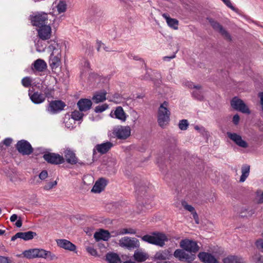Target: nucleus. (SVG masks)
I'll return each instance as SVG.
<instances>
[{
    "label": "nucleus",
    "mask_w": 263,
    "mask_h": 263,
    "mask_svg": "<svg viewBox=\"0 0 263 263\" xmlns=\"http://www.w3.org/2000/svg\"><path fill=\"white\" fill-rule=\"evenodd\" d=\"M242 258L237 256H229L223 259V263H241Z\"/></svg>",
    "instance_id": "c9c22d12"
},
{
    "label": "nucleus",
    "mask_w": 263,
    "mask_h": 263,
    "mask_svg": "<svg viewBox=\"0 0 263 263\" xmlns=\"http://www.w3.org/2000/svg\"><path fill=\"white\" fill-rule=\"evenodd\" d=\"M257 200L258 203H263V192L260 193L259 192H257Z\"/></svg>",
    "instance_id": "603ef678"
},
{
    "label": "nucleus",
    "mask_w": 263,
    "mask_h": 263,
    "mask_svg": "<svg viewBox=\"0 0 263 263\" xmlns=\"http://www.w3.org/2000/svg\"><path fill=\"white\" fill-rule=\"evenodd\" d=\"M90 14L93 16H96L97 17L101 16L102 15V12L100 10L97 8L92 7L90 10Z\"/></svg>",
    "instance_id": "c03bdc74"
},
{
    "label": "nucleus",
    "mask_w": 263,
    "mask_h": 263,
    "mask_svg": "<svg viewBox=\"0 0 263 263\" xmlns=\"http://www.w3.org/2000/svg\"><path fill=\"white\" fill-rule=\"evenodd\" d=\"M198 256L200 260L204 263H218L215 257L210 253L204 252H200Z\"/></svg>",
    "instance_id": "6ab92c4d"
},
{
    "label": "nucleus",
    "mask_w": 263,
    "mask_h": 263,
    "mask_svg": "<svg viewBox=\"0 0 263 263\" xmlns=\"http://www.w3.org/2000/svg\"><path fill=\"white\" fill-rule=\"evenodd\" d=\"M113 144L109 141L97 144L95 146L94 150L97 151L101 154L106 153L112 147Z\"/></svg>",
    "instance_id": "5701e85b"
},
{
    "label": "nucleus",
    "mask_w": 263,
    "mask_h": 263,
    "mask_svg": "<svg viewBox=\"0 0 263 263\" xmlns=\"http://www.w3.org/2000/svg\"><path fill=\"white\" fill-rule=\"evenodd\" d=\"M97 50L98 51H100L101 48H103V46H104V44L102 43L100 41H97Z\"/></svg>",
    "instance_id": "bf43d9fd"
},
{
    "label": "nucleus",
    "mask_w": 263,
    "mask_h": 263,
    "mask_svg": "<svg viewBox=\"0 0 263 263\" xmlns=\"http://www.w3.org/2000/svg\"><path fill=\"white\" fill-rule=\"evenodd\" d=\"M209 22L210 23L213 28L216 31L220 33L224 38L228 40H231L230 34L225 30V29L218 22L211 18H208Z\"/></svg>",
    "instance_id": "ddd939ff"
},
{
    "label": "nucleus",
    "mask_w": 263,
    "mask_h": 263,
    "mask_svg": "<svg viewBox=\"0 0 263 263\" xmlns=\"http://www.w3.org/2000/svg\"><path fill=\"white\" fill-rule=\"evenodd\" d=\"M57 8L59 13H61L66 10L67 5L65 2L60 1L57 6Z\"/></svg>",
    "instance_id": "79ce46f5"
},
{
    "label": "nucleus",
    "mask_w": 263,
    "mask_h": 263,
    "mask_svg": "<svg viewBox=\"0 0 263 263\" xmlns=\"http://www.w3.org/2000/svg\"><path fill=\"white\" fill-rule=\"evenodd\" d=\"M231 105L234 109L240 111L242 113L248 115L251 113L248 106L242 100L237 97H234L233 98L231 102Z\"/></svg>",
    "instance_id": "0eeeda50"
},
{
    "label": "nucleus",
    "mask_w": 263,
    "mask_h": 263,
    "mask_svg": "<svg viewBox=\"0 0 263 263\" xmlns=\"http://www.w3.org/2000/svg\"><path fill=\"white\" fill-rule=\"evenodd\" d=\"M34 68L38 71L42 72L47 68L46 62L42 59H39L35 60L33 64Z\"/></svg>",
    "instance_id": "c85d7f7f"
},
{
    "label": "nucleus",
    "mask_w": 263,
    "mask_h": 263,
    "mask_svg": "<svg viewBox=\"0 0 263 263\" xmlns=\"http://www.w3.org/2000/svg\"><path fill=\"white\" fill-rule=\"evenodd\" d=\"M12 142V139L10 138H7L4 139L3 142V145H5L6 146H9L10 145Z\"/></svg>",
    "instance_id": "5fc2aeb1"
},
{
    "label": "nucleus",
    "mask_w": 263,
    "mask_h": 263,
    "mask_svg": "<svg viewBox=\"0 0 263 263\" xmlns=\"http://www.w3.org/2000/svg\"><path fill=\"white\" fill-rule=\"evenodd\" d=\"M87 251L92 256H97L98 253L96 249L93 247H88L86 248Z\"/></svg>",
    "instance_id": "3c124183"
},
{
    "label": "nucleus",
    "mask_w": 263,
    "mask_h": 263,
    "mask_svg": "<svg viewBox=\"0 0 263 263\" xmlns=\"http://www.w3.org/2000/svg\"><path fill=\"white\" fill-rule=\"evenodd\" d=\"M17 218V216L16 214H13L10 219L11 222H14Z\"/></svg>",
    "instance_id": "e2e57ef3"
},
{
    "label": "nucleus",
    "mask_w": 263,
    "mask_h": 263,
    "mask_svg": "<svg viewBox=\"0 0 263 263\" xmlns=\"http://www.w3.org/2000/svg\"><path fill=\"white\" fill-rule=\"evenodd\" d=\"M93 237L97 241L101 240L108 241L111 237V235L107 230L100 229L99 231L95 232Z\"/></svg>",
    "instance_id": "aec40b11"
},
{
    "label": "nucleus",
    "mask_w": 263,
    "mask_h": 263,
    "mask_svg": "<svg viewBox=\"0 0 263 263\" xmlns=\"http://www.w3.org/2000/svg\"><path fill=\"white\" fill-rule=\"evenodd\" d=\"M136 231L135 230L129 228V229H122L120 230L118 232H112V233H114L115 234L112 235V236H116L119 235H124L126 234H136Z\"/></svg>",
    "instance_id": "e433bc0d"
},
{
    "label": "nucleus",
    "mask_w": 263,
    "mask_h": 263,
    "mask_svg": "<svg viewBox=\"0 0 263 263\" xmlns=\"http://www.w3.org/2000/svg\"><path fill=\"white\" fill-rule=\"evenodd\" d=\"M65 106V103L62 101H53L49 103L47 111L51 114H55L62 110Z\"/></svg>",
    "instance_id": "2eb2a0df"
},
{
    "label": "nucleus",
    "mask_w": 263,
    "mask_h": 263,
    "mask_svg": "<svg viewBox=\"0 0 263 263\" xmlns=\"http://www.w3.org/2000/svg\"><path fill=\"white\" fill-rule=\"evenodd\" d=\"M130 134L131 129L129 126L118 125L112 130V134L118 139H126L130 136Z\"/></svg>",
    "instance_id": "39448f33"
},
{
    "label": "nucleus",
    "mask_w": 263,
    "mask_h": 263,
    "mask_svg": "<svg viewBox=\"0 0 263 263\" xmlns=\"http://www.w3.org/2000/svg\"><path fill=\"white\" fill-rule=\"evenodd\" d=\"M183 85L184 86L190 88H194V86H196L195 85H194L192 82L190 81H185L183 83Z\"/></svg>",
    "instance_id": "6e6d98bb"
},
{
    "label": "nucleus",
    "mask_w": 263,
    "mask_h": 263,
    "mask_svg": "<svg viewBox=\"0 0 263 263\" xmlns=\"http://www.w3.org/2000/svg\"><path fill=\"white\" fill-rule=\"evenodd\" d=\"M45 40H42L39 39L35 42L36 50L39 52H44L46 48V44L44 42Z\"/></svg>",
    "instance_id": "4c0bfd02"
},
{
    "label": "nucleus",
    "mask_w": 263,
    "mask_h": 263,
    "mask_svg": "<svg viewBox=\"0 0 263 263\" xmlns=\"http://www.w3.org/2000/svg\"><path fill=\"white\" fill-rule=\"evenodd\" d=\"M48 20V13L44 12H37L30 16L32 25L37 27L47 25Z\"/></svg>",
    "instance_id": "20e7f679"
},
{
    "label": "nucleus",
    "mask_w": 263,
    "mask_h": 263,
    "mask_svg": "<svg viewBox=\"0 0 263 263\" xmlns=\"http://www.w3.org/2000/svg\"><path fill=\"white\" fill-rule=\"evenodd\" d=\"M194 90L192 92V96L197 100H202L203 99V92L201 87L199 85L194 86Z\"/></svg>",
    "instance_id": "473e14b6"
},
{
    "label": "nucleus",
    "mask_w": 263,
    "mask_h": 263,
    "mask_svg": "<svg viewBox=\"0 0 263 263\" xmlns=\"http://www.w3.org/2000/svg\"><path fill=\"white\" fill-rule=\"evenodd\" d=\"M48 49L51 51V53L54 54H61V51L60 49L59 45L54 42L53 43H51L48 47Z\"/></svg>",
    "instance_id": "58836bf2"
},
{
    "label": "nucleus",
    "mask_w": 263,
    "mask_h": 263,
    "mask_svg": "<svg viewBox=\"0 0 263 263\" xmlns=\"http://www.w3.org/2000/svg\"><path fill=\"white\" fill-rule=\"evenodd\" d=\"M108 107V105L106 104H104L101 105H98L95 107V111L96 112H102L105 111Z\"/></svg>",
    "instance_id": "49530a36"
},
{
    "label": "nucleus",
    "mask_w": 263,
    "mask_h": 263,
    "mask_svg": "<svg viewBox=\"0 0 263 263\" xmlns=\"http://www.w3.org/2000/svg\"><path fill=\"white\" fill-rule=\"evenodd\" d=\"M240 118L238 115L236 114L233 116V122L235 125H237L239 122Z\"/></svg>",
    "instance_id": "13d9d810"
},
{
    "label": "nucleus",
    "mask_w": 263,
    "mask_h": 263,
    "mask_svg": "<svg viewBox=\"0 0 263 263\" xmlns=\"http://www.w3.org/2000/svg\"><path fill=\"white\" fill-rule=\"evenodd\" d=\"M133 257L136 261L142 262L145 261L148 258V255L141 250H137L135 251Z\"/></svg>",
    "instance_id": "a878e982"
},
{
    "label": "nucleus",
    "mask_w": 263,
    "mask_h": 263,
    "mask_svg": "<svg viewBox=\"0 0 263 263\" xmlns=\"http://www.w3.org/2000/svg\"><path fill=\"white\" fill-rule=\"evenodd\" d=\"M53 91V90H52L51 89L47 88L45 90H44V91H43L44 93H43V94L44 95V96H45V98H52Z\"/></svg>",
    "instance_id": "09e8293b"
},
{
    "label": "nucleus",
    "mask_w": 263,
    "mask_h": 263,
    "mask_svg": "<svg viewBox=\"0 0 263 263\" xmlns=\"http://www.w3.org/2000/svg\"><path fill=\"white\" fill-rule=\"evenodd\" d=\"M22 225V222L21 219H18L16 221L15 223V226L17 228H20Z\"/></svg>",
    "instance_id": "0e129e2a"
},
{
    "label": "nucleus",
    "mask_w": 263,
    "mask_h": 263,
    "mask_svg": "<svg viewBox=\"0 0 263 263\" xmlns=\"http://www.w3.org/2000/svg\"><path fill=\"white\" fill-rule=\"evenodd\" d=\"M103 48L104 49V50H105L106 51H110V50H109V49L108 48V47H107V46H106L104 44V46H103Z\"/></svg>",
    "instance_id": "774afa93"
},
{
    "label": "nucleus",
    "mask_w": 263,
    "mask_h": 263,
    "mask_svg": "<svg viewBox=\"0 0 263 263\" xmlns=\"http://www.w3.org/2000/svg\"><path fill=\"white\" fill-rule=\"evenodd\" d=\"M128 57L130 59L133 58V59H135L136 60H138V57H137V56H133L132 54H129L128 55Z\"/></svg>",
    "instance_id": "338daca9"
},
{
    "label": "nucleus",
    "mask_w": 263,
    "mask_h": 263,
    "mask_svg": "<svg viewBox=\"0 0 263 263\" xmlns=\"http://www.w3.org/2000/svg\"><path fill=\"white\" fill-rule=\"evenodd\" d=\"M174 255L180 261L192 260L191 256L183 250L177 249L174 252Z\"/></svg>",
    "instance_id": "393cba45"
},
{
    "label": "nucleus",
    "mask_w": 263,
    "mask_h": 263,
    "mask_svg": "<svg viewBox=\"0 0 263 263\" xmlns=\"http://www.w3.org/2000/svg\"><path fill=\"white\" fill-rule=\"evenodd\" d=\"M57 243L59 247L69 251H74L76 249L74 245L66 239L57 240Z\"/></svg>",
    "instance_id": "b1692460"
},
{
    "label": "nucleus",
    "mask_w": 263,
    "mask_h": 263,
    "mask_svg": "<svg viewBox=\"0 0 263 263\" xmlns=\"http://www.w3.org/2000/svg\"><path fill=\"white\" fill-rule=\"evenodd\" d=\"M43 158L47 162L53 164H60L64 162L63 157L55 153L45 154Z\"/></svg>",
    "instance_id": "f8f14e48"
},
{
    "label": "nucleus",
    "mask_w": 263,
    "mask_h": 263,
    "mask_svg": "<svg viewBox=\"0 0 263 263\" xmlns=\"http://www.w3.org/2000/svg\"><path fill=\"white\" fill-rule=\"evenodd\" d=\"M143 241L151 244L163 247L168 240L166 236L162 233L155 232L151 235H145L141 237Z\"/></svg>",
    "instance_id": "f257e3e1"
},
{
    "label": "nucleus",
    "mask_w": 263,
    "mask_h": 263,
    "mask_svg": "<svg viewBox=\"0 0 263 263\" xmlns=\"http://www.w3.org/2000/svg\"><path fill=\"white\" fill-rule=\"evenodd\" d=\"M250 173V166L244 165L241 167V175L240 178V182H244L248 177Z\"/></svg>",
    "instance_id": "f704fd0d"
},
{
    "label": "nucleus",
    "mask_w": 263,
    "mask_h": 263,
    "mask_svg": "<svg viewBox=\"0 0 263 263\" xmlns=\"http://www.w3.org/2000/svg\"><path fill=\"white\" fill-rule=\"evenodd\" d=\"M36 235V233L35 232L28 231L26 232H18L17 236L19 237V238L26 241L32 239Z\"/></svg>",
    "instance_id": "7c9ffc66"
},
{
    "label": "nucleus",
    "mask_w": 263,
    "mask_h": 263,
    "mask_svg": "<svg viewBox=\"0 0 263 263\" xmlns=\"http://www.w3.org/2000/svg\"><path fill=\"white\" fill-rule=\"evenodd\" d=\"M48 176V173L46 171H43L39 175V178L41 180L45 179Z\"/></svg>",
    "instance_id": "864d4df0"
},
{
    "label": "nucleus",
    "mask_w": 263,
    "mask_h": 263,
    "mask_svg": "<svg viewBox=\"0 0 263 263\" xmlns=\"http://www.w3.org/2000/svg\"><path fill=\"white\" fill-rule=\"evenodd\" d=\"M0 263H9L8 258L4 256H0Z\"/></svg>",
    "instance_id": "680f3d73"
},
{
    "label": "nucleus",
    "mask_w": 263,
    "mask_h": 263,
    "mask_svg": "<svg viewBox=\"0 0 263 263\" xmlns=\"http://www.w3.org/2000/svg\"><path fill=\"white\" fill-rule=\"evenodd\" d=\"M30 91V90L29 91ZM29 96L31 101L36 104H41L45 100V96L41 92L35 91L32 94L29 92Z\"/></svg>",
    "instance_id": "4be33fe9"
},
{
    "label": "nucleus",
    "mask_w": 263,
    "mask_h": 263,
    "mask_svg": "<svg viewBox=\"0 0 263 263\" xmlns=\"http://www.w3.org/2000/svg\"><path fill=\"white\" fill-rule=\"evenodd\" d=\"M231 105L234 109L240 111L242 113L248 115L251 113L248 106L242 100L237 97H234L233 98L231 102Z\"/></svg>",
    "instance_id": "6e6552de"
},
{
    "label": "nucleus",
    "mask_w": 263,
    "mask_h": 263,
    "mask_svg": "<svg viewBox=\"0 0 263 263\" xmlns=\"http://www.w3.org/2000/svg\"><path fill=\"white\" fill-rule=\"evenodd\" d=\"M119 245L120 247L128 250L138 248L140 246L139 241L137 238L128 236L121 238L119 241Z\"/></svg>",
    "instance_id": "423d86ee"
},
{
    "label": "nucleus",
    "mask_w": 263,
    "mask_h": 263,
    "mask_svg": "<svg viewBox=\"0 0 263 263\" xmlns=\"http://www.w3.org/2000/svg\"><path fill=\"white\" fill-rule=\"evenodd\" d=\"M37 29V36L42 40H48L52 34L51 27L49 25H43L38 27Z\"/></svg>",
    "instance_id": "9b49d317"
},
{
    "label": "nucleus",
    "mask_w": 263,
    "mask_h": 263,
    "mask_svg": "<svg viewBox=\"0 0 263 263\" xmlns=\"http://www.w3.org/2000/svg\"><path fill=\"white\" fill-rule=\"evenodd\" d=\"M57 184V181H54L53 182H50L48 183L46 185H45L44 187V189L45 190H49L53 188L54 186H55Z\"/></svg>",
    "instance_id": "8fccbe9b"
},
{
    "label": "nucleus",
    "mask_w": 263,
    "mask_h": 263,
    "mask_svg": "<svg viewBox=\"0 0 263 263\" xmlns=\"http://www.w3.org/2000/svg\"><path fill=\"white\" fill-rule=\"evenodd\" d=\"M64 156L66 162L70 164H76L77 163L81 165L84 163L83 162H78V159L76 156L75 153L70 149L67 148L64 151Z\"/></svg>",
    "instance_id": "dca6fc26"
},
{
    "label": "nucleus",
    "mask_w": 263,
    "mask_h": 263,
    "mask_svg": "<svg viewBox=\"0 0 263 263\" xmlns=\"http://www.w3.org/2000/svg\"><path fill=\"white\" fill-rule=\"evenodd\" d=\"M31 81L29 77H26L22 80V84L25 87H28L31 85Z\"/></svg>",
    "instance_id": "de8ad7c7"
},
{
    "label": "nucleus",
    "mask_w": 263,
    "mask_h": 263,
    "mask_svg": "<svg viewBox=\"0 0 263 263\" xmlns=\"http://www.w3.org/2000/svg\"><path fill=\"white\" fill-rule=\"evenodd\" d=\"M106 92L103 91L96 93L92 97V99L96 103H98L99 102H103L106 99Z\"/></svg>",
    "instance_id": "72a5a7b5"
},
{
    "label": "nucleus",
    "mask_w": 263,
    "mask_h": 263,
    "mask_svg": "<svg viewBox=\"0 0 263 263\" xmlns=\"http://www.w3.org/2000/svg\"><path fill=\"white\" fill-rule=\"evenodd\" d=\"M223 2L227 5V7L232 10H234L235 8L232 5L230 0H223Z\"/></svg>",
    "instance_id": "4d7b16f0"
},
{
    "label": "nucleus",
    "mask_w": 263,
    "mask_h": 263,
    "mask_svg": "<svg viewBox=\"0 0 263 263\" xmlns=\"http://www.w3.org/2000/svg\"><path fill=\"white\" fill-rule=\"evenodd\" d=\"M77 105L80 111H86L90 109L92 102L88 99H81L77 103Z\"/></svg>",
    "instance_id": "412c9836"
},
{
    "label": "nucleus",
    "mask_w": 263,
    "mask_h": 263,
    "mask_svg": "<svg viewBox=\"0 0 263 263\" xmlns=\"http://www.w3.org/2000/svg\"><path fill=\"white\" fill-rule=\"evenodd\" d=\"M171 255L172 254L169 250H165L157 252L155 255V257L159 260H166L168 259Z\"/></svg>",
    "instance_id": "c756f323"
},
{
    "label": "nucleus",
    "mask_w": 263,
    "mask_h": 263,
    "mask_svg": "<svg viewBox=\"0 0 263 263\" xmlns=\"http://www.w3.org/2000/svg\"><path fill=\"white\" fill-rule=\"evenodd\" d=\"M179 128L182 130H186L189 126V122L187 120L183 119L179 121L178 124Z\"/></svg>",
    "instance_id": "37998d69"
},
{
    "label": "nucleus",
    "mask_w": 263,
    "mask_h": 263,
    "mask_svg": "<svg viewBox=\"0 0 263 263\" xmlns=\"http://www.w3.org/2000/svg\"><path fill=\"white\" fill-rule=\"evenodd\" d=\"M17 233L16 234H15V235H14L13 236H12L11 237V241H14L15 239H16L17 238H19V237L17 236Z\"/></svg>",
    "instance_id": "69168bd1"
},
{
    "label": "nucleus",
    "mask_w": 263,
    "mask_h": 263,
    "mask_svg": "<svg viewBox=\"0 0 263 263\" xmlns=\"http://www.w3.org/2000/svg\"><path fill=\"white\" fill-rule=\"evenodd\" d=\"M83 67L84 69L81 72V75H84L87 72L89 73L90 71V64L87 61L84 62Z\"/></svg>",
    "instance_id": "a18cd8bd"
},
{
    "label": "nucleus",
    "mask_w": 263,
    "mask_h": 263,
    "mask_svg": "<svg viewBox=\"0 0 263 263\" xmlns=\"http://www.w3.org/2000/svg\"><path fill=\"white\" fill-rule=\"evenodd\" d=\"M84 114L80 111L74 110L71 113V118L73 120L80 121L82 120Z\"/></svg>",
    "instance_id": "a19ab883"
},
{
    "label": "nucleus",
    "mask_w": 263,
    "mask_h": 263,
    "mask_svg": "<svg viewBox=\"0 0 263 263\" xmlns=\"http://www.w3.org/2000/svg\"><path fill=\"white\" fill-rule=\"evenodd\" d=\"M110 116L112 118L117 119L122 122H125L128 117V115L126 114L121 106L117 107L114 111H112L110 112Z\"/></svg>",
    "instance_id": "f3484780"
},
{
    "label": "nucleus",
    "mask_w": 263,
    "mask_h": 263,
    "mask_svg": "<svg viewBox=\"0 0 263 263\" xmlns=\"http://www.w3.org/2000/svg\"><path fill=\"white\" fill-rule=\"evenodd\" d=\"M228 137L233 141L237 146L242 148L248 147V143L242 139L240 135L231 132H227Z\"/></svg>",
    "instance_id": "4468645a"
},
{
    "label": "nucleus",
    "mask_w": 263,
    "mask_h": 263,
    "mask_svg": "<svg viewBox=\"0 0 263 263\" xmlns=\"http://www.w3.org/2000/svg\"><path fill=\"white\" fill-rule=\"evenodd\" d=\"M176 54H174L172 56H165L163 58V60L165 61H170L171 60L175 58Z\"/></svg>",
    "instance_id": "052dcab7"
},
{
    "label": "nucleus",
    "mask_w": 263,
    "mask_h": 263,
    "mask_svg": "<svg viewBox=\"0 0 263 263\" xmlns=\"http://www.w3.org/2000/svg\"><path fill=\"white\" fill-rule=\"evenodd\" d=\"M180 246L183 250L194 253L198 252L199 249L196 241L187 239L182 240L180 242Z\"/></svg>",
    "instance_id": "1a4fd4ad"
},
{
    "label": "nucleus",
    "mask_w": 263,
    "mask_h": 263,
    "mask_svg": "<svg viewBox=\"0 0 263 263\" xmlns=\"http://www.w3.org/2000/svg\"><path fill=\"white\" fill-rule=\"evenodd\" d=\"M182 205L186 210L191 212L193 214V217L195 219L197 218V214L195 212L194 208L193 206H192L191 205L187 204V203L185 201L182 202Z\"/></svg>",
    "instance_id": "ea45409f"
},
{
    "label": "nucleus",
    "mask_w": 263,
    "mask_h": 263,
    "mask_svg": "<svg viewBox=\"0 0 263 263\" xmlns=\"http://www.w3.org/2000/svg\"><path fill=\"white\" fill-rule=\"evenodd\" d=\"M168 103L164 101L158 109V122L161 127H164L170 121V111L167 108Z\"/></svg>",
    "instance_id": "7ed1b4c3"
},
{
    "label": "nucleus",
    "mask_w": 263,
    "mask_h": 263,
    "mask_svg": "<svg viewBox=\"0 0 263 263\" xmlns=\"http://www.w3.org/2000/svg\"><path fill=\"white\" fill-rule=\"evenodd\" d=\"M162 16L165 18L170 27L175 30L178 29V21L177 20L171 18L167 13H163L162 14Z\"/></svg>",
    "instance_id": "cd10ccee"
},
{
    "label": "nucleus",
    "mask_w": 263,
    "mask_h": 263,
    "mask_svg": "<svg viewBox=\"0 0 263 263\" xmlns=\"http://www.w3.org/2000/svg\"><path fill=\"white\" fill-rule=\"evenodd\" d=\"M24 256L27 258H44L50 260H53L57 258L55 255L50 251L44 249H33L26 250L24 252Z\"/></svg>",
    "instance_id": "f03ea898"
},
{
    "label": "nucleus",
    "mask_w": 263,
    "mask_h": 263,
    "mask_svg": "<svg viewBox=\"0 0 263 263\" xmlns=\"http://www.w3.org/2000/svg\"><path fill=\"white\" fill-rule=\"evenodd\" d=\"M107 184V181L105 179L101 178L96 182L91 189V192L95 193H99L104 190Z\"/></svg>",
    "instance_id": "a211bd4d"
},
{
    "label": "nucleus",
    "mask_w": 263,
    "mask_h": 263,
    "mask_svg": "<svg viewBox=\"0 0 263 263\" xmlns=\"http://www.w3.org/2000/svg\"><path fill=\"white\" fill-rule=\"evenodd\" d=\"M106 260L109 263H121L119 255L115 253H108L106 255Z\"/></svg>",
    "instance_id": "2f4dec72"
},
{
    "label": "nucleus",
    "mask_w": 263,
    "mask_h": 263,
    "mask_svg": "<svg viewBox=\"0 0 263 263\" xmlns=\"http://www.w3.org/2000/svg\"><path fill=\"white\" fill-rule=\"evenodd\" d=\"M16 147L18 151L24 155H29L33 152L31 144L25 140L18 141Z\"/></svg>",
    "instance_id": "9d476101"
},
{
    "label": "nucleus",
    "mask_w": 263,
    "mask_h": 263,
    "mask_svg": "<svg viewBox=\"0 0 263 263\" xmlns=\"http://www.w3.org/2000/svg\"><path fill=\"white\" fill-rule=\"evenodd\" d=\"M60 57L61 54H50L49 65L52 69L56 68L60 65Z\"/></svg>",
    "instance_id": "bb28decb"
}]
</instances>
